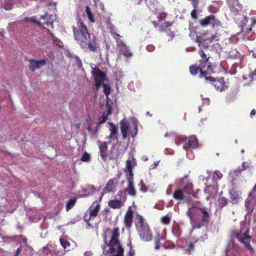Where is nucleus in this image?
Listing matches in <instances>:
<instances>
[{
	"label": "nucleus",
	"instance_id": "f257e3e1",
	"mask_svg": "<svg viewBox=\"0 0 256 256\" xmlns=\"http://www.w3.org/2000/svg\"><path fill=\"white\" fill-rule=\"evenodd\" d=\"M78 28L72 27L75 40L82 48H86L88 46L90 50L96 52L97 46L95 41L96 36L88 32L86 26L80 18L78 20Z\"/></svg>",
	"mask_w": 256,
	"mask_h": 256
},
{
	"label": "nucleus",
	"instance_id": "f03ea898",
	"mask_svg": "<svg viewBox=\"0 0 256 256\" xmlns=\"http://www.w3.org/2000/svg\"><path fill=\"white\" fill-rule=\"evenodd\" d=\"M187 215L194 228H200L202 226H207L210 222V210L206 208H190L187 212Z\"/></svg>",
	"mask_w": 256,
	"mask_h": 256
},
{
	"label": "nucleus",
	"instance_id": "7ed1b4c3",
	"mask_svg": "<svg viewBox=\"0 0 256 256\" xmlns=\"http://www.w3.org/2000/svg\"><path fill=\"white\" fill-rule=\"evenodd\" d=\"M188 176H184L180 180L179 188L176 190L174 194V198L178 200L188 201L193 192L192 185L187 179Z\"/></svg>",
	"mask_w": 256,
	"mask_h": 256
},
{
	"label": "nucleus",
	"instance_id": "20e7f679",
	"mask_svg": "<svg viewBox=\"0 0 256 256\" xmlns=\"http://www.w3.org/2000/svg\"><path fill=\"white\" fill-rule=\"evenodd\" d=\"M118 228H115L112 232V236L110 242H106V246L110 247L106 252H109L112 256H124V249L118 240Z\"/></svg>",
	"mask_w": 256,
	"mask_h": 256
},
{
	"label": "nucleus",
	"instance_id": "39448f33",
	"mask_svg": "<svg viewBox=\"0 0 256 256\" xmlns=\"http://www.w3.org/2000/svg\"><path fill=\"white\" fill-rule=\"evenodd\" d=\"M249 228H248L242 234V228L240 229V231L232 230L231 232V236L233 238H237L238 241L244 244V246L248 250L253 252L254 249L250 244L252 237L249 234Z\"/></svg>",
	"mask_w": 256,
	"mask_h": 256
},
{
	"label": "nucleus",
	"instance_id": "423d86ee",
	"mask_svg": "<svg viewBox=\"0 0 256 256\" xmlns=\"http://www.w3.org/2000/svg\"><path fill=\"white\" fill-rule=\"evenodd\" d=\"M226 2L230 7L231 12L234 14L235 17L234 19L236 22H238L239 20L242 23H244V21H246V18L244 16L237 14L242 8V5L238 0H226Z\"/></svg>",
	"mask_w": 256,
	"mask_h": 256
},
{
	"label": "nucleus",
	"instance_id": "0eeeda50",
	"mask_svg": "<svg viewBox=\"0 0 256 256\" xmlns=\"http://www.w3.org/2000/svg\"><path fill=\"white\" fill-rule=\"evenodd\" d=\"M128 192V194L132 196H136V192L134 188V184L133 182H128V186L123 191H120L118 195L122 196L124 200L126 199V192Z\"/></svg>",
	"mask_w": 256,
	"mask_h": 256
},
{
	"label": "nucleus",
	"instance_id": "6e6552de",
	"mask_svg": "<svg viewBox=\"0 0 256 256\" xmlns=\"http://www.w3.org/2000/svg\"><path fill=\"white\" fill-rule=\"evenodd\" d=\"M92 74L94 78V82L103 83L105 80H107L106 74L98 68H92Z\"/></svg>",
	"mask_w": 256,
	"mask_h": 256
},
{
	"label": "nucleus",
	"instance_id": "1a4fd4ad",
	"mask_svg": "<svg viewBox=\"0 0 256 256\" xmlns=\"http://www.w3.org/2000/svg\"><path fill=\"white\" fill-rule=\"evenodd\" d=\"M140 238L145 241H148L152 238V234L150 231V228L147 224L142 225L140 227Z\"/></svg>",
	"mask_w": 256,
	"mask_h": 256
},
{
	"label": "nucleus",
	"instance_id": "9d476101",
	"mask_svg": "<svg viewBox=\"0 0 256 256\" xmlns=\"http://www.w3.org/2000/svg\"><path fill=\"white\" fill-rule=\"evenodd\" d=\"M200 24L202 26H206L208 24H212L214 27L218 26L220 24V22L215 18V16L211 14L202 20L200 21Z\"/></svg>",
	"mask_w": 256,
	"mask_h": 256
},
{
	"label": "nucleus",
	"instance_id": "9b49d317",
	"mask_svg": "<svg viewBox=\"0 0 256 256\" xmlns=\"http://www.w3.org/2000/svg\"><path fill=\"white\" fill-rule=\"evenodd\" d=\"M118 182L116 178L111 179L108 181L106 186L103 188L102 192V196L105 193L114 192L116 190L115 185Z\"/></svg>",
	"mask_w": 256,
	"mask_h": 256
},
{
	"label": "nucleus",
	"instance_id": "f8f14e48",
	"mask_svg": "<svg viewBox=\"0 0 256 256\" xmlns=\"http://www.w3.org/2000/svg\"><path fill=\"white\" fill-rule=\"evenodd\" d=\"M29 69L32 72H34L36 69L40 68L42 66L46 64V60H36L30 59L29 60Z\"/></svg>",
	"mask_w": 256,
	"mask_h": 256
},
{
	"label": "nucleus",
	"instance_id": "ddd939ff",
	"mask_svg": "<svg viewBox=\"0 0 256 256\" xmlns=\"http://www.w3.org/2000/svg\"><path fill=\"white\" fill-rule=\"evenodd\" d=\"M98 143H100L99 144V148L100 150V155L102 158V159L104 161L106 162L107 160V156H108V146L107 144H108L106 142H101L100 140L98 141Z\"/></svg>",
	"mask_w": 256,
	"mask_h": 256
},
{
	"label": "nucleus",
	"instance_id": "4468645a",
	"mask_svg": "<svg viewBox=\"0 0 256 256\" xmlns=\"http://www.w3.org/2000/svg\"><path fill=\"white\" fill-rule=\"evenodd\" d=\"M198 145V142L197 138L196 136H192L188 138V142H186L184 145V148L187 150L188 148H195Z\"/></svg>",
	"mask_w": 256,
	"mask_h": 256
},
{
	"label": "nucleus",
	"instance_id": "2eb2a0df",
	"mask_svg": "<svg viewBox=\"0 0 256 256\" xmlns=\"http://www.w3.org/2000/svg\"><path fill=\"white\" fill-rule=\"evenodd\" d=\"M120 131L123 139H125L128 137V130L129 124L127 120L124 118L120 122Z\"/></svg>",
	"mask_w": 256,
	"mask_h": 256
},
{
	"label": "nucleus",
	"instance_id": "dca6fc26",
	"mask_svg": "<svg viewBox=\"0 0 256 256\" xmlns=\"http://www.w3.org/2000/svg\"><path fill=\"white\" fill-rule=\"evenodd\" d=\"M228 193L230 196V202L233 204H238L240 199V195L238 192L232 188L229 190Z\"/></svg>",
	"mask_w": 256,
	"mask_h": 256
},
{
	"label": "nucleus",
	"instance_id": "f3484780",
	"mask_svg": "<svg viewBox=\"0 0 256 256\" xmlns=\"http://www.w3.org/2000/svg\"><path fill=\"white\" fill-rule=\"evenodd\" d=\"M212 66L210 63L208 64V65L206 66V68L204 70H201V74H200V77H204L206 80L212 81L214 80V78L212 76H208V75L212 73Z\"/></svg>",
	"mask_w": 256,
	"mask_h": 256
},
{
	"label": "nucleus",
	"instance_id": "a211bd4d",
	"mask_svg": "<svg viewBox=\"0 0 256 256\" xmlns=\"http://www.w3.org/2000/svg\"><path fill=\"white\" fill-rule=\"evenodd\" d=\"M133 218V212L131 208H128L124 217V223L126 227L130 228L132 226Z\"/></svg>",
	"mask_w": 256,
	"mask_h": 256
},
{
	"label": "nucleus",
	"instance_id": "6ab92c4d",
	"mask_svg": "<svg viewBox=\"0 0 256 256\" xmlns=\"http://www.w3.org/2000/svg\"><path fill=\"white\" fill-rule=\"evenodd\" d=\"M115 146L116 145L113 144L110 152L109 158L110 160H115L116 162L118 159L120 152L118 149L115 150Z\"/></svg>",
	"mask_w": 256,
	"mask_h": 256
},
{
	"label": "nucleus",
	"instance_id": "aec40b11",
	"mask_svg": "<svg viewBox=\"0 0 256 256\" xmlns=\"http://www.w3.org/2000/svg\"><path fill=\"white\" fill-rule=\"evenodd\" d=\"M100 205L98 204L93 203L89 208L90 218H94L98 215L100 210Z\"/></svg>",
	"mask_w": 256,
	"mask_h": 256
},
{
	"label": "nucleus",
	"instance_id": "412c9836",
	"mask_svg": "<svg viewBox=\"0 0 256 256\" xmlns=\"http://www.w3.org/2000/svg\"><path fill=\"white\" fill-rule=\"evenodd\" d=\"M212 82H214V86L217 90L222 92L224 88V78H220L219 80H216L214 78V80Z\"/></svg>",
	"mask_w": 256,
	"mask_h": 256
},
{
	"label": "nucleus",
	"instance_id": "4be33fe9",
	"mask_svg": "<svg viewBox=\"0 0 256 256\" xmlns=\"http://www.w3.org/2000/svg\"><path fill=\"white\" fill-rule=\"evenodd\" d=\"M120 199L116 200H111L108 202L109 206L112 208H120L122 206L121 200L122 198L120 196Z\"/></svg>",
	"mask_w": 256,
	"mask_h": 256
},
{
	"label": "nucleus",
	"instance_id": "5701e85b",
	"mask_svg": "<svg viewBox=\"0 0 256 256\" xmlns=\"http://www.w3.org/2000/svg\"><path fill=\"white\" fill-rule=\"evenodd\" d=\"M119 46L123 55L126 57H130L132 56V54L124 44L122 42Z\"/></svg>",
	"mask_w": 256,
	"mask_h": 256
},
{
	"label": "nucleus",
	"instance_id": "b1692460",
	"mask_svg": "<svg viewBox=\"0 0 256 256\" xmlns=\"http://www.w3.org/2000/svg\"><path fill=\"white\" fill-rule=\"evenodd\" d=\"M241 172V170H237L231 171L228 175V178L230 180L234 182L238 177L240 176V174Z\"/></svg>",
	"mask_w": 256,
	"mask_h": 256
},
{
	"label": "nucleus",
	"instance_id": "393cba45",
	"mask_svg": "<svg viewBox=\"0 0 256 256\" xmlns=\"http://www.w3.org/2000/svg\"><path fill=\"white\" fill-rule=\"evenodd\" d=\"M22 21L26 22H32L34 23V24L38 25V26H41L42 24L36 20V16H32V17H26Z\"/></svg>",
	"mask_w": 256,
	"mask_h": 256
},
{
	"label": "nucleus",
	"instance_id": "a878e982",
	"mask_svg": "<svg viewBox=\"0 0 256 256\" xmlns=\"http://www.w3.org/2000/svg\"><path fill=\"white\" fill-rule=\"evenodd\" d=\"M85 12L89 20L92 22H94V18L92 12H91L90 8L86 6Z\"/></svg>",
	"mask_w": 256,
	"mask_h": 256
},
{
	"label": "nucleus",
	"instance_id": "bb28decb",
	"mask_svg": "<svg viewBox=\"0 0 256 256\" xmlns=\"http://www.w3.org/2000/svg\"><path fill=\"white\" fill-rule=\"evenodd\" d=\"M238 52L236 50H232L227 54L226 58H234L238 56Z\"/></svg>",
	"mask_w": 256,
	"mask_h": 256
},
{
	"label": "nucleus",
	"instance_id": "cd10ccee",
	"mask_svg": "<svg viewBox=\"0 0 256 256\" xmlns=\"http://www.w3.org/2000/svg\"><path fill=\"white\" fill-rule=\"evenodd\" d=\"M23 21L22 20H18L16 21L13 22H10L8 24V31H13L14 30V28H17L18 26V24L22 22Z\"/></svg>",
	"mask_w": 256,
	"mask_h": 256
},
{
	"label": "nucleus",
	"instance_id": "c85d7f7f",
	"mask_svg": "<svg viewBox=\"0 0 256 256\" xmlns=\"http://www.w3.org/2000/svg\"><path fill=\"white\" fill-rule=\"evenodd\" d=\"M198 70H200V68L198 66H197L196 64H193L190 66V72L192 75H196Z\"/></svg>",
	"mask_w": 256,
	"mask_h": 256
},
{
	"label": "nucleus",
	"instance_id": "c756f323",
	"mask_svg": "<svg viewBox=\"0 0 256 256\" xmlns=\"http://www.w3.org/2000/svg\"><path fill=\"white\" fill-rule=\"evenodd\" d=\"M76 202V198H70L66 203V211H68L70 209H71Z\"/></svg>",
	"mask_w": 256,
	"mask_h": 256
},
{
	"label": "nucleus",
	"instance_id": "7c9ffc66",
	"mask_svg": "<svg viewBox=\"0 0 256 256\" xmlns=\"http://www.w3.org/2000/svg\"><path fill=\"white\" fill-rule=\"evenodd\" d=\"M172 232L174 234L176 237L178 238L181 234V232L180 230V226L178 225L173 226L172 228Z\"/></svg>",
	"mask_w": 256,
	"mask_h": 256
},
{
	"label": "nucleus",
	"instance_id": "2f4dec72",
	"mask_svg": "<svg viewBox=\"0 0 256 256\" xmlns=\"http://www.w3.org/2000/svg\"><path fill=\"white\" fill-rule=\"evenodd\" d=\"M208 60H200V64L198 65L200 68V74H201V70H204L206 68L208 65Z\"/></svg>",
	"mask_w": 256,
	"mask_h": 256
},
{
	"label": "nucleus",
	"instance_id": "473e14b6",
	"mask_svg": "<svg viewBox=\"0 0 256 256\" xmlns=\"http://www.w3.org/2000/svg\"><path fill=\"white\" fill-rule=\"evenodd\" d=\"M108 116L109 115H107L106 112H104L102 116L98 118L99 122L98 123V126L104 123L108 120Z\"/></svg>",
	"mask_w": 256,
	"mask_h": 256
},
{
	"label": "nucleus",
	"instance_id": "72a5a7b5",
	"mask_svg": "<svg viewBox=\"0 0 256 256\" xmlns=\"http://www.w3.org/2000/svg\"><path fill=\"white\" fill-rule=\"evenodd\" d=\"M80 160L84 162H88L90 160V156L86 152H84L80 158Z\"/></svg>",
	"mask_w": 256,
	"mask_h": 256
},
{
	"label": "nucleus",
	"instance_id": "f704fd0d",
	"mask_svg": "<svg viewBox=\"0 0 256 256\" xmlns=\"http://www.w3.org/2000/svg\"><path fill=\"white\" fill-rule=\"evenodd\" d=\"M104 92L106 96H108L110 93V88L108 84H103Z\"/></svg>",
	"mask_w": 256,
	"mask_h": 256
},
{
	"label": "nucleus",
	"instance_id": "c9c22d12",
	"mask_svg": "<svg viewBox=\"0 0 256 256\" xmlns=\"http://www.w3.org/2000/svg\"><path fill=\"white\" fill-rule=\"evenodd\" d=\"M194 248V244L192 242H190L188 245V248L186 249V251L188 254H191V252Z\"/></svg>",
	"mask_w": 256,
	"mask_h": 256
},
{
	"label": "nucleus",
	"instance_id": "e433bc0d",
	"mask_svg": "<svg viewBox=\"0 0 256 256\" xmlns=\"http://www.w3.org/2000/svg\"><path fill=\"white\" fill-rule=\"evenodd\" d=\"M128 170V176H127V179L128 182H133V172L132 171V170Z\"/></svg>",
	"mask_w": 256,
	"mask_h": 256
},
{
	"label": "nucleus",
	"instance_id": "4c0bfd02",
	"mask_svg": "<svg viewBox=\"0 0 256 256\" xmlns=\"http://www.w3.org/2000/svg\"><path fill=\"white\" fill-rule=\"evenodd\" d=\"M60 242L61 245L64 248H66L67 246H69L70 245V243L68 241L64 240L63 239H60Z\"/></svg>",
	"mask_w": 256,
	"mask_h": 256
},
{
	"label": "nucleus",
	"instance_id": "58836bf2",
	"mask_svg": "<svg viewBox=\"0 0 256 256\" xmlns=\"http://www.w3.org/2000/svg\"><path fill=\"white\" fill-rule=\"evenodd\" d=\"M110 135L113 136L118 134V127L115 126L112 128H110Z\"/></svg>",
	"mask_w": 256,
	"mask_h": 256
},
{
	"label": "nucleus",
	"instance_id": "ea45409f",
	"mask_svg": "<svg viewBox=\"0 0 256 256\" xmlns=\"http://www.w3.org/2000/svg\"><path fill=\"white\" fill-rule=\"evenodd\" d=\"M138 133V126L136 124H134V127L133 128V131L131 133V136L132 138H134Z\"/></svg>",
	"mask_w": 256,
	"mask_h": 256
},
{
	"label": "nucleus",
	"instance_id": "a19ab883",
	"mask_svg": "<svg viewBox=\"0 0 256 256\" xmlns=\"http://www.w3.org/2000/svg\"><path fill=\"white\" fill-rule=\"evenodd\" d=\"M74 58L76 60V64H77L78 66L80 68L82 66V62L80 58L78 56H74Z\"/></svg>",
	"mask_w": 256,
	"mask_h": 256
},
{
	"label": "nucleus",
	"instance_id": "79ce46f5",
	"mask_svg": "<svg viewBox=\"0 0 256 256\" xmlns=\"http://www.w3.org/2000/svg\"><path fill=\"white\" fill-rule=\"evenodd\" d=\"M170 218L168 216H165L162 218V222L164 224H168L170 222Z\"/></svg>",
	"mask_w": 256,
	"mask_h": 256
},
{
	"label": "nucleus",
	"instance_id": "37998d69",
	"mask_svg": "<svg viewBox=\"0 0 256 256\" xmlns=\"http://www.w3.org/2000/svg\"><path fill=\"white\" fill-rule=\"evenodd\" d=\"M106 108H107V115H110L112 114V106L106 104Z\"/></svg>",
	"mask_w": 256,
	"mask_h": 256
},
{
	"label": "nucleus",
	"instance_id": "c03bdc74",
	"mask_svg": "<svg viewBox=\"0 0 256 256\" xmlns=\"http://www.w3.org/2000/svg\"><path fill=\"white\" fill-rule=\"evenodd\" d=\"M203 36H200L197 37L196 42L199 43H201V44L204 42L206 40V38H204Z\"/></svg>",
	"mask_w": 256,
	"mask_h": 256
},
{
	"label": "nucleus",
	"instance_id": "a18cd8bd",
	"mask_svg": "<svg viewBox=\"0 0 256 256\" xmlns=\"http://www.w3.org/2000/svg\"><path fill=\"white\" fill-rule=\"evenodd\" d=\"M140 184H141V187H140V190L144 192H146L148 190V188L143 183L142 180L140 181Z\"/></svg>",
	"mask_w": 256,
	"mask_h": 256
},
{
	"label": "nucleus",
	"instance_id": "49530a36",
	"mask_svg": "<svg viewBox=\"0 0 256 256\" xmlns=\"http://www.w3.org/2000/svg\"><path fill=\"white\" fill-rule=\"evenodd\" d=\"M188 0L192 2L194 8H198V4L199 3L200 0Z\"/></svg>",
	"mask_w": 256,
	"mask_h": 256
},
{
	"label": "nucleus",
	"instance_id": "de8ad7c7",
	"mask_svg": "<svg viewBox=\"0 0 256 256\" xmlns=\"http://www.w3.org/2000/svg\"><path fill=\"white\" fill-rule=\"evenodd\" d=\"M126 168L127 170H130L132 169V161L130 160H128L126 161Z\"/></svg>",
	"mask_w": 256,
	"mask_h": 256
},
{
	"label": "nucleus",
	"instance_id": "09e8293b",
	"mask_svg": "<svg viewBox=\"0 0 256 256\" xmlns=\"http://www.w3.org/2000/svg\"><path fill=\"white\" fill-rule=\"evenodd\" d=\"M166 16V14L164 12H162L159 14L157 16L159 20V21L162 20L163 18H165Z\"/></svg>",
	"mask_w": 256,
	"mask_h": 256
},
{
	"label": "nucleus",
	"instance_id": "8fccbe9b",
	"mask_svg": "<svg viewBox=\"0 0 256 256\" xmlns=\"http://www.w3.org/2000/svg\"><path fill=\"white\" fill-rule=\"evenodd\" d=\"M211 189L214 190V193L217 192V190L214 188L213 186H208L207 188L206 189V191L207 190L208 192H210V195H212L213 192H211Z\"/></svg>",
	"mask_w": 256,
	"mask_h": 256
},
{
	"label": "nucleus",
	"instance_id": "3c124183",
	"mask_svg": "<svg viewBox=\"0 0 256 256\" xmlns=\"http://www.w3.org/2000/svg\"><path fill=\"white\" fill-rule=\"evenodd\" d=\"M197 8H194V9L191 12L192 17L194 19H196L197 18V16H196V9Z\"/></svg>",
	"mask_w": 256,
	"mask_h": 256
},
{
	"label": "nucleus",
	"instance_id": "603ef678",
	"mask_svg": "<svg viewBox=\"0 0 256 256\" xmlns=\"http://www.w3.org/2000/svg\"><path fill=\"white\" fill-rule=\"evenodd\" d=\"M200 52H201L200 56H201V57L202 58V60H208V58L206 57V56L204 54V51L203 50H201Z\"/></svg>",
	"mask_w": 256,
	"mask_h": 256
},
{
	"label": "nucleus",
	"instance_id": "864d4df0",
	"mask_svg": "<svg viewBox=\"0 0 256 256\" xmlns=\"http://www.w3.org/2000/svg\"><path fill=\"white\" fill-rule=\"evenodd\" d=\"M118 134H116V135H113V136H112V135H110L109 136V138H110V140L108 142V144H110L111 142V140H118Z\"/></svg>",
	"mask_w": 256,
	"mask_h": 256
},
{
	"label": "nucleus",
	"instance_id": "5fc2aeb1",
	"mask_svg": "<svg viewBox=\"0 0 256 256\" xmlns=\"http://www.w3.org/2000/svg\"><path fill=\"white\" fill-rule=\"evenodd\" d=\"M146 50L148 51V52H152L154 50V46H153V45H152V44H149L147 46H146Z\"/></svg>",
	"mask_w": 256,
	"mask_h": 256
},
{
	"label": "nucleus",
	"instance_id": "6e6d98bb",
	"mask_svg": "<svg viewBox=\"0 0 256 256\" xmlns=\"http://www.w3.org/2000/svg\"><path fill=\"white\" fill-rule=\"evenodd\" d=\"M219 206L220 208H222L224 206V198H222L218 200Z\"/></svg>",
	"mask_w": 256,
	"mask_h": 256
},
{
	"label": "nucleus",
	"instance_id": "4d7b16f0",
	"mask_svg": "<svg viewBox=\"0 0 256 256\" xmlns=\"http://www.w3.org/2000/svg\"><path fill=\"white\" fill-rule=\"evenodd\" d=\"M146 3L148 6H152L155 3V0H154L153 2H152L151 0H145Z\"/></svg>",
	"mask_w": 256,
	"mask_h": 256
},
{
	"label": "nucleus",
	"instance_id": "13d9d810",
	"mask_svg": "<svg viewBox=\"0 0 256 256\" xmlns=\"http://www.w3.org/2000/svg\"><path fill=\"white\" fill-rule=\"evenodd\" d=\"M102 83L100 82H95V86H96V91H98L99 89V88L100 86L101 85L102 86Z\"/></svg>",
	"mask_w": 256,
	"mask_h": 256
},
{
	"label": "nucleus",
	"instance_id": "bf43d9fd",
	"mask_svg": "<svg viewBox=\"0 0 256 256\" xmlns=\"http://www.w3.org/2000/svg\"><path fill=\"white\" fill-rule=\"evenodd\" d=\"M134 250H133L132 248H130V251L128 253V256H134Z\"/></svg>",
	"mask_w": 256,
	"mask_h": 256
},
{
	"label": "nucleus",
	"instance_id": "052dcab7",
	"mask_svg": "<svg viewBox=\"0 0 256 256\" xmlns=\"http://www.w3.org/2000/svg\"><path fill=\"white\" fill-rule=\"evenodd\" d=\"M172 192V185H170L166 190L167 194H170Z\"/></svg>",
	"mask_w": 256,
	"mask_h": 256
},
{
	"label": "nucleus",
	"instance_id": "680f3d73",
	"mask_svg": "<svg viewBox=\"0 0 256 256\" xmlns=\"http://www.w3.org/2000/svg\"><path fill=\"white\" fill-rule=\"evenodd\" d=\"M250 77L252 80L256 78V68L255 69L254 72L250 74Z\"/></svg>",
	"mask_w": 256,
	"mask_h": 256
},
{
	"label": "nucleus",
	"instance_id": "e2e57ef3",
	"mask_svg": "<svg viewBox=\"0 0 256 256\" xmlns=\"http://www.w3.org/2000/svg\"><path fill=\"white\" fill-rule=\"evenodd\" d=\"M140 227H142V225L143 224H145L144 222V220L142 218V216H140Z\"/></svg>",
	"mask_w": 256,
	"mask_h": 256
},
{
	"label": "nucleus",
	"instance_id": "0e129e2a",
	"mask_svg": "<svg viewBox=\"0 0 256 256\" xmlns=\"http://www.w3.org/2000/svg\"><path fill=\"white\" fill-rule=\"evenodd\" d=\"M21 252V248H18L16 252V253L14 254V256H19V254Z\"/></svg>",
	"mask_w": 256,
	"mask_h": 256
},
{
	"label": "nucleus",
	"instance_id": "69168bd1",
	"mask_svg": "<svg viewBox=\"0 0 256 256\" xmlns=\"http://www.w3.org/2000/svg\"><path fill=\"white\" fill-rule=\"evenodd\" d=\"M91 218H90V216H89V218H88V216L87 215H84V220L86 222H88L90 219Z\"/></svg>",
	"mask_w": 256,
	"mask_h": 256
},
{
	"label": "nucleus",
	"instance_id": "338daca9",
	"mask_svg": "<svg viewBox=\"0 0 256 256\" xmlns=\"http://www.w3.org/2000/svg\"><path fill=\"white\" fill-rule=\"evenodd\" d=\"M159 243H160L159 240H157L156 242V246H155V248L156 250H158L160 248V244H159Z\"/></svg>",
	"mask_w": 256,
	"mask_h": 256
},
{
	"label": "nucleus",
	"instance_id": "774afa93",
	"mask_svg": "<svg viewBox=\"0 0 256 256\" xmlns=\"http://www.w3.org/2000/svg\"><path fill=\"white\" fill-rule=\"evenodd\" d=\"M256 114V110L254 109H252V110H251V112H250V116H254Z\"/></svg>",
	"mask_w": 256,
	"mask_h": 256
}]
</instances>
